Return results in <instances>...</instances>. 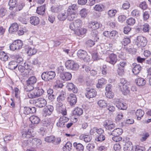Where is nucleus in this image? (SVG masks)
I'll return each mask as SVG.
<instances>
[{
  "mask_svg": "<svg viewBox=\"0 0 151 151\" xmlns=\"http://www.w3.org/2000/svg\"><path fill=\"white\" fill-rule=\"evenodd\" d=\"M80 14L82 17L85 18L87 15V11L85 9H83L80 11Z\"/></svg>",
  "mask_w": 151,
  "mask_h": 151,
  "instance_id": "obj_55",
  "label": "nucleus"
},
{
  "mask_svg": "<svg viewBox=\"0 0 151 151\" xmlns=\"http://www.w3.org/2000/svg\"><path fill=\"white\" fill-rule=\"evenodd\" d=\"M35 105L39 108L44 107L47 104L46 100L42 98H39L35 100Z\"/></svg>",
  "mask_w": 151,
  "mask_h": 151,
  "instance_id": "obj_9",
  "label": "nucleus"
},
{
  "mask_svg": "<svg viewBox=\"0 0 151 151\" xmlns=\"http://www.w3.org/2000/svg\"><path fill=\"white\" fill-rule=\"evenodd\" d=\"M29 21L31 24L35 26L39 24L40 22V19L37 16H33L30 17Z\"/></svg>",
  "mask_w": 151,
  "mask_h": 151,
  "instance_id": "obj_17",
  "label": "nucleus"
},
{
  "mask_svg": "<svg viewBox=\"0 0 151 151\" xmlns=\"http://www.w3.org/2000/svg\"><path fill=\"white\" fill-rule=\"evenodd\" d=\"M44 91L41 88H36L32 92L28 93V96L29 98H35L42 95Z\"/></svg>",
  "mask_w": 151,
  "mask_h": 151,
  "instance_id": "obj_2",
  "label": "nucleus"
},
{
  "mask_svg": "<svg viewBox=\"0 0 151 151\" xmlns=\"http://www.w3.org/2000/svg\"><path fill=\"white\" fill-rule=\"evenodd\" d=\"M77 101V99L76 95L74 94H70L68 97V101L70 106L75 104Z\"/></svg>",
  "mask_w": 151,
  "mask_h": 151,
  "instance_id": "obj_12",
  "label": "nucleus"
},
{
  "mask_svg": "<svg viewBox=\"0 0 151 151\" xmlns=\"http://www.w3.org/2000/svg\"><path fill=\"white\" fill-rule=\"evenodd\" d=\"M117 12L116 10H110L108 11V14L111 17L114 16Z\"/></svg>",
  "mask_w": 151,
  "mask_h": 151,
  "instance_id": "obj_62",
  "label": "nucleus"
},
{
  "mask_svg": "<svg viewBox=\"0 0 151 151\" xmlns=\"http://www.w3.org/2000/svg\"><path fill=\"white\" fill-rule=\"evenodd\" d=\"M54 139H55V136H47L45 138V141L48 142L53 143Z\"/></svg>",
  "mask_w": 151,
  "mask_h": 151,
  "instance_id": "obj_50",
  "label": "nucleus"
},
{
  "mask_svg": "<svg viewBox=\"0 0 151 151\" xmlns=\"http://www.w3.org/2000/svg\"><path fill=\"white\" fill-rule=\"evenodd\" d=\"M66 87L69 91H72L75 93H77L78 91L77 88L72 83H68Z\"/></svg>",
  "mask_w": 151,
  "mask_h": 151,
  "instance_id": "obj_19",
  "label": "nucleus"
},
{
  "mask_svg": "<svg viewBox=\"0 0 151 151\" xmlns=\"http://www.w3.org/2000/svg\"><path fill=\"white\" fill-rule=\"evenodd\" d=\"M103 125L106 129L109 130H111L115 127V124L109 120L106 121Z\"/></svg>",
  "mask_w": 151,
  "mask_h": 151,
  "instance_id": "obj_13",
  "label": "nucleus"
},
{
  "mask_svg": "<svg viewBox=\"0 0 151 151\" xmlns=\"http://www.w3.org/2000/svg\"><path fill=\"white\" fill-rule=\"evenodd\" d=\"M97 104L100 107L102 108L106 107L107 105L106 102L104 100H99L98 101Z\"/></svg>",
  "mask_w": 151,
  "mask_h": 151,
  "instance_id": "obj_40",
  "label": "nucleus"
},
{
  "mask_svg": "<svg viewBox=\"0 0 151 151\" xmlns=\"http://www.w3.org/2000/svg\"><path fill=\"white\" fill-rule=\"evenodd\" d=\"M147 43L146 38L143 36H140L137 37L136 43L138 47L145 46Z\"/></svg>",
  "mask_w": 151,
  "mask_h": 151,
  "instance_id": "obj_5",
  "label": "nucleus"
},
{
  "mask_svg": "<svg viewBox=\"0 0 151 151\" xmlns=\"http://www.w3.org/2000/svg\"><path fill=\"white\" fill-rule=\"evenodd\" d=\"M73 147L76 151H83L84 150V147L80 143L75 142L73 144Z\"/></svg>",
  "mask_w": 151,
  "mask_h": 151,
  "instance_id": "obj_21",
  "label": "nucleus"
},
{
  "mask_svg": "<svg viewBox=\"0 0 151 151\" xmlns=\"http://www.w3.org/2000/svg\"><path fill=\"white\" fill-rule=\"evenodd\" d=\"M47 73L50 81L53 79L55 76V72L52 71H46Z\"/></svg>",
  "mask_w": 151,
  "mask_h": 151,
  "instance_id": "obj_38",
  "label": "nucleus"
},
{
  "mask_svg": "<svg viewBox=\"0 0 151 151\" xmlns=\"http://www.w3.org/2000/svg\"><path fill=\"white\" fill-rule=\"evenodd\" d=\"M23 45L22 42L20 40H18L14 41L10 45L9 47L12 51H17L20 49Z\"/></svg>",
  "mask_w": 151,
  "mask_h": 151,
  "instance_id": "obj_3",
  "label": "nucleus"
},
{
  "mask_svg": "<svg viewBox=\"0 0 151 151\" xmlns=\"http://www.w3.org/2000/svg\"><path fill=\"white\" fill-rule=\"evenodd\" d=\"M86 96L89 99L95 97L97 94V92L93 88H86Z\"/></svg>",
  "mask_w": 151,
  "mask_h": 151,
  "instance_id": "obj_8",
  "label": "nucleus"
},
{
  "mask_svg": "<svg viewBox=\"0 0 151 151\" xmlns=\"http://www.w3.org/2000/svg\"><path fill=\"white\" fill-rule=\"evenodd\" d=\"M75 27L76 28L80 27L82 25V22L80 19H77L74 22Z\"/></svg>",
  "mask_w": 151,
  "mask_h": 151,
  "instance_id": "obj_51",
  "label": "nucleus"
},
{
  "mask_svg": "<svg viewBox=\"0 0 151 151\" xmlns=\"http://www.w3.org/2000/svg\"><path fill=\"white\" fill-rule=\"evenodd\" d=\"M102 129L100 128L98 129L97 128L94 127L91 129L90 130V133L91 135H94L95 134L96 135L98 133V131L100 129Z\"/></svg>",
  "mask_w": 151,
  "mask_h": 151,
  "instance_id": "obj_49",
  "label": "nucleus"
},
{
  "mask_svg": "<svg viewBox=\"0 0 151 151\" xmlns=\"http://www.w3.org/2000/svg\"><path fill=\"white\" fill-rule=\"evenodd\" d=\"M120 88L124 95H126L129 92V90L127 84L120 86Z\"/></svg>",
  "mask_w": 151,
  "mask_h": 151,
  "instance_id": "obj_29",
  "label": "nucleus"
},
{
  "mask_svg": "<svg viewBox=\"0 0 151 151\" xmlns=\"http://www.w3.org/2000/svg\"><path fill=\"white\" fill-rule=\"evenodd\" d=\"M135 114L137 117V119L140 120L141 118L143 117L144 114V112L141 109H139L137 110Z\"/></svg>",
  "mask_w": 151,
  "mask_h": 151,
  "instance_id": "obj_30",
  "label": "nucleus"
},
{
  "mask_svg": "<svg viewBox=\"0 0 151 151\" xmlns=\"http://www.w3.org/2000/svg\"><path fill=\"white\" fill-rule=\"evenodd\" d=\"M37 79L34 76L30 77L26 81V83L28 85H34L36 82Z\"/></svg>",
  "mask_w": 151,
  "mask_h": 151,
  "instance_id": "obj_32",
  "label": "nucleus"
},
{
  "mask_svg": "<svg viewBox=\"0 0 151 151\" xmlns=\"http://www.w3.org/2000/svg\"><path fill=\"white\" fill-rule=\"evenodd\" d=\"M101 26V24L96 21L91 22L89 24L88 28L93 30L91 33V35L96 42L97 41L99 38L98 32L95 29L99 28Z\"/></svg>",
  "mask_w": 151,
  "mask_h": 151,
  "instance_id": "obj_1",
  "label": "nucleus"
},
{
  "mask_svg": "<svg viewBox=\"0 0 151 151\" xmlns=\"http://www.w3.org/2000/svg\"><path fill=\"white\" fill-rule=\"evenodd\" d=\"M130 42V39L129 38H126L123 39L122 42V44L124 46L127 45Z\"/></svg>",
  "mask_w": 151,
  "mask_h": 151,
  "instance_id": "obj_59",
  "label": "nucleus"
},
{
  "mask_svg": "<svg viewBox=\"0 0 151 151\" xmlns=\"http://www.w3.org/2000/svg\"><path fill=\"white\" fill-rule=\"evenodd\" d=\"M136 22L135 19L132 18L130 17L127 19L126 23L129 25L130 26L133 25Z\"/></svg>",
  "mask_w": 151,
  "mask_h": 151,
  "instance_id": "obj_47",
  "label": "nucleus"
},
{
  "mask_svg": "<svg viewBox=\"0 0 151 151\" xmlns=\"http://www.w3.org/2000/svg\"><path fill=\"white\" fill-rule=\"evenodd\" d=\"M116 106L119 109L122 110H125L127 108L126 103L124 104L120 102L118 100L116 102Z\"/></svg>",
  "mask_w": 151,
  "mask_h": 151,
  "instance_id": "obj_23",
  "label": "nucleus"
},
{
  "mask_svg": "<svg viewBox=\"0 0 151 151\" xmlns=\"http://www.w3.org/2000/svg\"><path fill=\"white\" fill-rule=\"evenodd\" d=\"M17 0H10L9 5L10 6L9 9L10 10H12L13 8L15 7V5L17 2Z\"/></svg>",
  "mask_w": 151,
  "mask_h": 151,
  "instance_id": "obj_41",
  "label": "nucleus"
},
{
  "mask_svg": "<svg viewBox=\"0 0 151 151\" xmlns=\"http://www.w3.org/2000/svg\"><path fill=\"white\" fill-rule=\"evenodd\" d=\"M133 146L130 142H126L124 146V150L125 151H131L133 149Z\"/></svg>",
  "mask_w": 151,
  "mask_h": 151,
  "instance_id": "obj_26",
  "label": "nucleus"
},
{
  "mask_svg": "<svg viewBox=\"0 0 151 151\" xmlns=\"http://www.w3.org/2000/svg\"><path fill=\"white\" fill-rule=\"evenodd\" d=\"M106 80L103 78L99 79L98 83L96 85V87L97 88H101L103 85L106 84Z\"/></svg>",
  "mask_w": 151,
  "mask_h": 151,
  "instance_id": "obj_35",
  "label": "nucleus"
},
{
  "mask_svg": "<svg viewBox=\"0 0 151 151\" xmlns=\"http://www.w3.org/2000/svg\"><path fill=\"white\" fill-rule=\"evenodd\" d=\"M77 54L80 58L83 59L85 61L87 62L90 61V58L85 51L80 50H78Z\"/></svg>",
  "mask_w": 151,
  "mask_h": 151,
  "instance_id": "obj_6",
  "label": "nucleus"
},
{
  "mask_svg": "<svg viewBox=\"0 0 151 151\" xmlns=\"http://www.w3.org/2000/svg\"><path fill=\"white\" fill-rule=\"evenodd\" d=\"M42 79L45 81H50L46 72H43L41 76Z\"/></svg>",
  "mask_w": 151,
  "mask_h": 151,
  "instance_id": "obj_54",
  "label": "nucleus"
},
{
  "mask_svg": "<svg viewBox=\"0 0 151 151\" xmlns=\"http://www.w3.org/2000/svg\"><path fill=\"white\" fill-rule=\"evenodd\" d=\"M32 133L31 131H29L27 130H23L22 133V137L23 138H32Z\"/></svg>",
  "mask_w": 151,
  "mask_h": 151,
  "instance_id": "obj_31",
  "label": "nucleus"
},
{
  "mask_svg": "<svg viewBox=\"0 0 151 151\" xmlns=\"http://www.w3.org/2000/svg\"><path fill=\"white\" fill-rule=\"evenodd\" d=\"M139 7L143 10H145L147 8V6L146 2L143 1L140 3Z\"/></svg>",
  "mask_w": 151,
  "mask_h": 151,
  "instance_id": "obj_64",
  "label": "nucleus"
},
{
  "mask_svg": "<svg viewBox=\"0 0 151 151\" xmlns=\"http://www.w3.org/2000/svg\"><path fill=\"white\" fill-rule=\"evenodd\" d=\"M19 29V30H17V34L19 36L22 35L24 34V32H26V30L25 28H20Z\"/></svg>",
  "mask_w": 151,
  "mask_h": 151,
  "instance_id": "obj_56",
  "label": "nucleus"
},
{
  "mask_svg": "<svg viewBox=\"0 0 151 151\" xmlns=\"http://www.w3.org/2000/svg\"><path fill=\"white\" fill-rule=\"evenodd\" d=\"M57 103L56 106V109L57 110L59 111L60 110L61 111L62 109L64 108L62 102H58Z\"/></svg>",
  "mask_w": 151,
  "mask_h": 151,
  "instance_id": "obj_53",
  "label": "nucleus"
},
{
  "mask_svg": "<svg viewBox=\"0 0 151 151\" xmlns=\"http://www.w3.org/2000/svg\"><path fill=\"white\" fill-rule=\"evenodd\" d=\"M98 132L96 136V140L98 142H102L105 140V137L104 133V130L102 129H100Z\"/></svg>",
  "mask_w": 151,
  "mask_h": 151,
  "instance_id": "obj_11",
  "label": "nucleus"
},
{
  "mask_svg": "<svg viewBox=\"0 0 151 151\" xmlns=\"http://www.w3.org/2000/svg\"><path fill=\"white\" fill-rule=\"evenodd\" d=\"M83 113V110L81 108L77 107L73 111V114L77 116L81 115Z\"/></svg>",
  "mask_w": 151,
  "mask_h": 151,
  "instance_id": "obj_39",
  "label": "nucleus"
},
{
  "mask_svg": "<svg viewBox=\"0 0 151 151\" xmlns=\"http://www.w3.org/2000/svg\"><path fill=\"white\" fill-rule=\"evenodd\" d=\"M117 55L114 53L109 55L107 62L112 65H114L117 62Z\"/></svg>",
  "mask_w": 151,
  "mask_h": 151,
  "instance_id": "obj_10",
  "label": "nucleus"
},
{
  "mask_svg": "<svg viewBox=\"0 0 151 151\" xmlns=\"http://www.w3.org/2000/svg\"><path fill=\"white\" fill-rule=\"evenodd\" d=\"M51 11L53 13H57L60 12L61 10L60 6H58L56 7L52 6L51 8Z\"/></svg>",
  "mask_w": 151,
  "mask_h": 151,
  "instance_id": "obj_48",
  "label": "nucleus"
},
{
  "mask_svg": "<svg viewBox=\"0 0 151 151\" xmlns=\"http://www.w3.org/2000/svg\"><path fill=\"white\" fill-rule=\"evenodd\" d=\"M104 8V6L103 5L100 4L96 5L94 8V9L96 11L101 12L103 11Z\"/></svg>",
  "mask_w": 151,
  "mask_h": 151,
  "instance_id": "obj_45",
  "label": "nucleus"
},
{
  "mask_svg": "<svg viewBox=\"0 0 151 151\" xmlns=\"http://www.w3.org/2000/svg\"><path fill=\"white\" fill-rule=\"evenodd\" d=\"M95 41L94 40L93 41L91 40H89L86 42V43L88 46L92 47L95 45Z\"/></svg>",
  "mask_w": 151,
  "mask_h": 151,
  "instance_id": "obj_61",
  "label": "nucleus"
},
{
  "mask_svg": "<svg viewBox=\"0 0 151 151\" xmlns=\"http://www.w3.org/2000/svg\"><path fill=\"white\" fill-rule=\"evenodd\" d=\"M133 67L132 69V72L133 73L136 75L139 74L142 69V67L139 64H137L136 63L132 64Z\"/></svg>",
  "mask_w": 151,
  "mask_h": 151,
  "instance_id": "obj_15",
  "label": "nucleus"
},
{
  "mask_svg": "<svg viewBox=\"0 0 151 151\" xmlns=\"http://www.w3.org/2000/svg\"><path fill=\"white\" fill-rule=\"evenodd\" d=\"M27 53L29 56H31L35 54L37 52V50L34 47H28L27 48Z\"/></svg>",
  "mask_w": 151,
  "mask_h": 151,
  "instance_id": "obj_33",
  "label": "nucleus"
},
{
  "mask_svg": "<svg viewBox=\"0 0 151 151\" xmlns=\"http://www.w3.org/2000/svg\"><path fill=\"white\" fill-rule=\"evenodd\" d=\"M72 147V144L70 142H68L63 148V151H70Z\"/></svg>",
  "mask_w": 151,
  "mask_h": 151,
  "instance_id": "obj_36",
  "label": "nucleus"
},
{
  "mask_svg": "<svg viewBox=\"0 0 151 151\" xmlns=\"http://www.w3.org/2000/svg\"><path fill=\"white\" fill-rule=\"evenodd\" d=\"M141 29L144 32H149L150 27L148 24L146 23L142 26Z\"/></svg>",
  "mask_w": 151,
  "mask_h": 151,
  "instance_id": "obj_52",
  "label": "nucleus"
},
{
  "mask_svg": "<svg viewBox=\"0 0 151 151\" xmlns=\"http://www.w3.org/2000/svg\"><path fill=\"white\" fill-rule=\"evenodd\" d=\"M34 88L33 85L27 84V86L24 88V89L25 91L27 92L29 91L32 90Z\"/></svg>",
  "mask_w": 151,
  "mask_h": 151,
  "instance_id": "obj_60",
  "label": "nucleus"
},
{
  "mask_svg": "<svg viewBox=\"0 0 151 151\" xmlns=\"http://www.w3.org/2000/svg\"><path fill=\"white\" fill-rule=\"evenodd\" d=\"M29 120L34 126H36L40 122V121L39 118L35 116H31L29 118Z\"/></svg>",
  "mask_w": 151,
  "mask_h": 151,
  "instance_id": "obj_20",
  "label": "nucleus"
},
{
  "mask_svg": "<svg viewBox=\"0 0 151 151\" xmlns=\"http://www.w3.org/2000/svg\"><path fill=\"white\" fill-rule=\"evenodd\" d=\"M142 137L140 140L141 141H144L146 140L149 137V134L148 132H145L143 133Z\"/></svg>",
  "mask_w": 151,
  "mask_h": 151,
  "instance_id": "obj_58",
  "label": "nucleus"
},
{
  "mask_svg": "<svg viewBox=\"0 0 151 151\" xmlns=\"http://www.w3.org/2000/svg\"><path fill=\"white\" fill-rule=\"evenodd\" d=\"M66 97V93L63 91H62L59 93L58 96L57 98L58 102H63L65 100Z\"/></svg>",
  "mask_w": 151,
  "mask_h": 151,
  "instance_id": "obj_22",
  "label": "nucleus"
},
{
  "mask_svg": "<svg viewBox=\"0 0 151 151\" xmlns=\"http://www.w3.org/2000/svg\"><path fill=\"white\" fill-rule=\"evenodd\" d=\"M58 19L61 21L65 20L67 18V14L66 13L59 14L58 16Z\"/></svg>",
  "mask_w": 151,
  "mask_h": 151,
  "instance_id": "obj_44",
  "label": "nucleus"
},
{
  "mask_svg": "<svg viewBox=\"0 0 151 151\" xmlns=\"http://www.w3.org/2000/svg\"><path fill=\"white\" fill-rule=\"evenodd\" d=\"M54 110L53 107L51 105H48L43 110L44 113L46 115H49L51 114Z\"/></svg>",
  "mask_w": 151,
  "mask_h": 151,
  "instance_id": "obj_18",
  "label": "nucleus"
},
{
  "mask_svg": "<svg viewBox=\"0 0 151 151\" xmlns=\"http://www.w3.org/2000/svg\"><path fill=\"white\" fill-rule=\"evenodd\" d=\"M95 147V145L93 143H89L86 146V148L87 150L90 151H94L93 149Z\"/></svg>",
  "mask_w": 151,
  "mask_h": 151,
  "instance_id": "obj_57",
  "label": "nucleus"
},
{
  "mask_svg": "<svg viewBox=\"0 0 151 151\" xmlns=\"http://www.w3.org/2000/svg\"><path fill=\"white\" fill-rule=\"evenodd\" d=\"M8 56L6 53L4 51H1L0 52V58L3 61H6L8 60Z\"/></svg>",
  "mask_w": 151,
  "mask_h": 151,
  "instance_id": "obj_43",
  "label": "nucleus"
},
{
  "mask_svg": "<svg viewBox=\"0 0 151 151\" xmlns=\"http://www.w3.org/2000/svg\"><path fill=\"white\" fill-rule=\"evenodd\" d=\"M30 141L32 143L33 145H36V147L39 146L42 144L41 141L37 138H31Z\"/></svg>",
  "mask_w": 151,
  "mask_h": 151,
  "instance_id": "obj_27",
  "label": "nucleus"
},
{
  "mask_svg": "<svg viewBox=\"0 0 151 151\" xmlns=\"http://www.w3.org/2000/svg\"><path fill=\"white\" fill-rule=\"evenodd\" d=\"M135 82L139 86H144L146 83V80L144 78H139L136 79Z\"/></svg>",
  "mask_w": 151,
  "mask_h": 151,
  "instance_id": "obj_24",
  "label": "nucleus"
},
{
  "mask_svg": "<svg viewBox=\"0 0 151 151\" xmlns=\"http://www.w3.org/2000/svg\"><path fill=\"white\" fill-rule=\"evenodd\" d=\"M77 9V7L76 4H73L69 6L67 10L68 12H75Z\"/></svg>",
  "mask_w": 151,
  "mask_h": 151,
  "instance_id": "obj_42",
  "label": "nucleus"
},
{
  "mask_svg": "<svg viewBox=\"0 0 151 151\" xmlns=\"http://www.w3.org/2000/svg\"><path fill=\"white\" fill-rule=\"evenodd\" d=\"M140 12L137 9H135L131 12V15L133 17L138 18L140 16Z\"/></svg>",
  "mask_w": 151,
  "mask_h": 151,
  "instance_id": "obj_46",
  "label": "nucleus"
},
{
  "mask_svg": "<svg viewBox=\"0 0 151 151\" xmlns=\"http://www.w3.org/2000/svg\"><path fill=\"white\" fill-rule=\"evenodd\" d=\"M127 62L125 60L121 61L120 63L118 65V68L117 70L118 74L120 76H122L124 74V68L127 65Z\"/></svg>",
  "mask_w": 151,
  "mask_h": 151,
  "instance_id": "obj_7",
  "label": "nucleus"
},
{
  "mask_svg": "<svg viewBox=\"0 0 151 151\" xmlns=\"http://www.w3.org/2000/svg\"><path fill=\"white\" fill-rule=\"evenodd\" d=\"M45 5L44 4L37 8L36 12L37 14L41 15H43L45 10Z\"/></svg>",
  "mask_w": 151,
  "mask_h": 151,
  "instance_id": "obj_28",
  "label": "nucleus"
},
{
  "mask_svg": "<svg viewBox=\"0 0 151 151\" xmlns=\"http://www.w3.org/2000/svg\"><path fill=\"white\" fill-rule=\"evenodd\" d=\"M65 65L67 69L73 70H76L79 68V65L77 63L71 60L66 61Z\"/></svg>",
  "mask_w": 151,
  "mask_h": 151,
  "instance_id": "obj_4",
  "label": "nucleus"
},
{
  "mask_svg": "<svg viewBox=\"0 0 151 151\" xmlns=\"http://www.w3.org/2000/svg\"><path fill=\"white\" fill-rule=\"evenodd\" d=\"M17 66L18 63L16 61H12L9 63V68L10 69H15Z\"/></svg>",
  "mask_w": 151,
  "mask_h": 151,
  "instance_id": "obj_37",
  "label": "nucleus"
},
{
  "mask_svg": "<svg viewBox=\"0 0 151 151\" xmlns=\"http://www.w3.org/2000/svg\"><path fill=\"white\" fill-rule=\"evenodd\" d=\"M150 14L149 12L145 11L143 14V19L144 20H146L148 19L150 17Z\"/></svg>",
  "mask_w": 151,
  "mask_h": 151,
  "instance_id": "obj_63",
  "label": "nucleus"
},
{
  "mask_svg": "<svg viewBox=\"0 0 151 151\" xmlns=\"http://www.w3.org/2000/svg\"><path fill=\"white\" fill-rule=\"evenodd\" d=\"M19 26L17 24L14 23L12 24L9 29V32L11 33L17 32L19 29Z\"/></svg>",
  "mask_w": 151,
  "mask_h": 151,
  "instance_id": "obj_16",
  "label": "nucleus"
},
{
  "mask_svg": "<svg viewBox=\"0 0 151 151\" xmlns=\"http://www.w3.org/2000/svg\"><path fill=\"white\" fill-rule=\"evenodd\" d=\"M72 75L69 72H65L60 74L61 78L65 81L70 80L72 78Z\"/></svg>",
  "mask_w": 151,
  "mask_h": 151,
  "instance_id": "obj_14",
  "label": "nucleus"
},
{
  "mask_svg": "<svg viewBox=\"0 0 151 151\" xmlns=\"http://www.w3.org/2000/svg\"><path fill=\"white\" fill-rule=\"evenodd\" d=\"M123 131V130L121 128H116L112 131L111 135L114 136H119L122 134Z\"/></svg>",
  "mask_w": 151,
  "mask_h": 151,
  "instance_id": "obj_25",
  "label": "nucleus"
},
{
  "mask_svg": "<svg viewBox=\"0 0 151 151\" xmlns=\"http://www.w3.org/2000/svg\"><path fill=\"white\" fill-rule=\"evenodd\" d=\"M67 18L70 21L73 20L76 16L75 12H67Z\"/></svg>",
  "mask_w": 151,
  "mask_h": 151,
  "instance_id": "obj_34",
  "label": "nucleus"
}]
</instances>
